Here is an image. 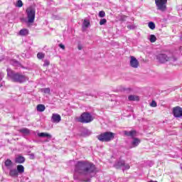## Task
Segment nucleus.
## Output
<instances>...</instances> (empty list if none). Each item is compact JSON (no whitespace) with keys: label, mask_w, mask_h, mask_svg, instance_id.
<instances>
[{"label":"nucleus","mask_w":182,"mask_h":182,"mask_svg":"<svg viewBox=\"0 0 182 182\" xmlns=\"http://www.w3.org/2000/svg\"><path fill=\"white\" fill-rule=\"evenodd\" d=\"M77 174L84 178L83 181L90 182L92 177L96 175V166L91 162L79 161L75 166V180L79 178Z\"/></svg>","instance_id":"f257e3e1"},{"label":"nucleus","mask_w":182,"mask_h":182,"mask_svg":"<svg viewBox=\"0 0 182 182\" xmlns=\"http://www.w3.org/2000/svg\"><path fill=\"white\" fill-rule=\"evenodd\" d=\"M7 76L10 78L11 82H14L15 83H23L24 82H26V76L19 73H16L10 68H7Z\"/></svg>","instance_id":"f03ea898"},{"label":"nucleus","mask_w":182,"mask_h":182,"mask_svg":"<svg viewBox=\"0 0 182 182\" xmlns=\"http://www.w3.org/2000/svg\"><path fill=\"white\" fill-rule=\"evenodd\" d=\"M97 139H98L100 141L107 143L109 141H111V140H113V139H114V133L110 132H103L98 135L97 136Z\"/></svg>","instance_id":"7ed1b4c3"},{"label":"nucleus","mask_w":182,"mask_h":182,"mask_svg":"<svg viewBox=\"0 0 182 182\" xmlns=\"http://www.w3.org/2000/svg\"><path fill=\"white\" fill-rule=\"evenodd\" d=\"M26 14L28 23H33V22H35V14H36V10L33 7H28L26 9Z\"/></svg>","instance_id":"20e7f679"},{"label":"nucleus","mask_w":182,"mask_h":182,"mask_svg":"<svg viewBox=\"0 0 182 182\" xmlns=\"http://www.w3.org/2000/svg\"><path fill=\"white\" fill-rule=\"evenodd\" d=\"M79 122L80 123H90L93 122V117L90 112H83L80 117Z\"/></svg>","instance_id":"39448f33"},{"label":"nucleus","mask_w":182,"mask_h":182,"mask_svg":"<svg viewBox=\"0 0 182 182\" xmlns=\"http://www.w3.org/2000/svg\"><path fill=\"white\" fill-rule=\"evenodd\" d=\"M156 9L165 12L167 9V0H155Z\"/></svg>","instance_id":"423d86ee"},{"label":"nucleus","mask_w":182,"mask_h":182,"mask_svg":"<svg viewBox=\"0 0 182 182\" xmlns=\"http://www.w3.org/2000/svg\"><path fill=\"white\" fill-rule=\"evenodd\" d=\"M157 60L161 63H166V62H168L170 60V58L167 56L166 54H159L156 56Z\"/></svg>","instance_id":"0eeeda50"},{"label":"nucleus","mask_w":182,"mask_h":182,"mask_svg":"<svg viewBox=\"0 0 182 182\" xmlns=\"http://www.w3.org/2000/svg\"><path fill=\"white\" fill-rule=\"evenodd\" d=\"M173 114L174 117H182V108L181 107H173Z\"/></svg>","instance_id":"6e6552de"},{"label":"nucleus","mask_w":182,"mask_h":182,"mask_svg":"<svg viewBox=\"0 0 182 182\" xmlns=\"http://www.w3.org/2000/svg\"><path fill=\"white\" fill-rule=\"evenodd\" d=\"M141 143V141L139 138L134 137L132 138V141H131V146H129V149H134L135 147H137Z\"/></svg>","instance_id":"1a4fd4ad"},{"label":"nucleus","mask_w":182,"mask_h":182,"mask_svg":"<svg viewBox=\"0 0 182 182\" xmlns=\"http://www.w3.org/2000/svg\"><path fill=\"white\" fill-rule=\"evenodd\" d=\"M130 66L134 69L139 68V60H137L134 56H131Z\"/></svg>","instance_id":"9d476101"},{"label":"nucleus","mask_w":182,"mask_h":182,"mask_svg":"<svg viewBox=\"0 0 182 182\" xmlns=\"http://www.w3.org/2000/svg\"><path fill=\"white\" fill-rule=\"evenodd\" d=\"M51 120L53 123H59L62 120V117L59 114H53Z\"/></svg>","instance_id":"9b49d317"},{"label":"nucleus","mask_w":182,"mask_h":182,"mask_svg":"<svg viewBox=\"0 0 182 182\" xmlns=\"http://www.w3.org/2000/svg\"><path fill=\"white\" fill-rule=\"evenodd\" d=\"M136 132L134 130L132 131H124V136H127L128 137H132V139L136 137Z\"/></svg>","instance_id":"f8f14e48"},{"label":"nucleus","mask_w":182,"mask_h":182,"mask_svg":"<svg viewBox=\"0 0 182 182\" xmlns=\"http://www.w3.org/2000/svg\"><path fill=\"white\" fill-rule=\"evenodd\" d=\"M15 163H16L17 164H22L25 163V157H23L21 155H18L15 158Z\"/></svg>","instance_id":"ddd939ff"},{"label":"nucleus","mask_w":182,"mask_h":182,"mask_svg":"<svg viewBox=\"0 0 182 182\" xmlns=\"http://www.w3.org/2000/svg\"><path fill=\"white\" fill-rule=\"evenodd\" d=\"M4 166L7 170H11V168H14V163L10 159H7L4 162Z\"/></svg>","instance_id":"4468645a"},{"label":"nucleus","mask_w":182,"mask_h":182,"mask_svg":"<svg viewBox=\"0 0 182 182\" xmlns=\"http://www.w3.org/2000/svg\"><path fill=\"white\" fill-rule=\"evenodd\" d=\"M9 176L10 177H18V176H19V174L18 173V171H16V168H11L9 169Z\"/></svg>","instance_id":"2eb2a0df"},{"label":"nucleus","mask_w":182,"mask_h":182,"mask_svg":"<svg viewBox=\"0 0 182 182\" xmlns=\"http://www.w3.org/2000/svg\"><path fill=\"white\" fill-rule=\"evenodd\" d=\"M19 133L21 134H24L25 136H28V134H31V130L28 128H23L18 130Z\"/></svg>","instance_id":"dca6fc26"},{"label":"nucleus","mask_w":182,"mask_h":182,"mask_svg":"<svg viewBox=\"0 0 182 182\" xmlns=\"http://www.w3.org/2000/svg\"><path fill=\"white\" fill-rule=\"evenodd\" d=\"M16 171L18 174H23L25 173V167L23 165H18Z\"/></svg>","instance_id":"f3484780"},{"label":"nucleus","mask_w":182,"mask_h":182,"mask_svg":"<svg viewBox=\"0 0 182 182\" xmlns=\"http://www.w3.org/2000/svg\"><path fill=\"white\" fill-rule=\"evenodd\" d=\"M38 137H47V139H49L50 140L52 139V135L45 132L38 133Z\"/></svg>","instance_id":"a211bd4d"},{"label":"nucleus","mask_w":182,"mask_h":182,"mask_svg":"<svg viewBox=\"0 0 182 182\" xmlns=\"http://www.w3.org/2000/svg\"><path fill=\"white\" fill-rule=\"evenodd\" d=\"M29 33V30H28L27 28H23L19 31V35L21 36H28Z\"/></svg>","instance_id":"6ab92c4d"},{"label":"nucleus","mask_w":182,"mask_h":182,"mask_svg":"<svg viewBox=\"0 0 182 182\" xmlns=\"http://www.w3.org/2000/svg\"><path fill=\"white\" fill-rule=\"evenodd\" d=\"M128 99L130 102H139V98L136 95H129Z\"/></svg>","instance_id":"aec40b11"},{"label":"nucleus","mask_w":182,"mask_h":182,"mask_svg":"<svg viewBox=\"0 0 182 182\" xmlns=\"http://www.w3.org/2000/svg\"><path fill=\"white\" fill-rule=\"evenodd\" d=\"M90 26V21L87 19H85L82 23V29H85V28H89Z\"/></svg>","instance_id":"412c9836"},{"label":"nucleus","mask_w":182,"mask_h":182,"mask_svg":"<svg viewBox=\"0 0 182 182\" xmlns=\"http://www.w3.org/2000/svg\"><path fill=\"white\" fill-rule=\"evenodd\" d=\"M124 166V161H119L115 164L116 168H120V167H123Z\"/></svg>","instance_id":"4be33fe9"},{"label":"nucleus","mask_w":182,"mask_h":182,"mask_svg":"<svg viewBox=\"0 0 182 182\" xmlns=\"http://www.w3.org/2000/svg\"><path fill=\"white\" fill-rule=\"evenodd\" d=\"M45 109H46V107L43 105H38L37 106V112H45Z\"/></svg>","instance_id":"5701e85b"},{"label":"nucleus","mask_w":182,"mask_h":182,"mask_svg":"<svg viewBox=\"0 0 182 182\" xmlns=\"http://www.w3.org/2000/svg\"><path fill=\"white\" fill-rule=\"evenodd\" d=\"M148 26L152 31L156 29V24L154 23V22L150 21L148 24Z\"/></svg>","instance_id":"b1692460"},{"label":"nucleus","mask_w":182,"mask_h":182,"mask_svg":"<svg viewBox=\"0 0 182 182\" xmlns=\"http://www.w3.org/2000/svg\"><path fill=\"white\" fill-rule=\"evenodd\" d=\"M37 58L39 60L45 59V53L39 52L37 53Z\"/></svg>","instance_id":"393cba45"},{"label":"nucleus","mask_w":182,"mask_h":182,"mask_svg":"<svg viewBox=\"0 0 182 182\" xmlns=\"http://www.w3.org/2000/svg\"><path fill=\"white\" fill-rule=\"evenodd\" d=\"M149 41L151 43H154V42L157 41V38L154 35H151L149 38Z\"/></svg>","instance_id":"a878e982"},{"label":"nucleus","mask_w":182,"mask_h":182,"mask_svg":"<svg viewBox=\"0 0 182 182\" xmlns=\"http://www.w3.org/2000/svg\"><path fill=\"white\" fill-rule=\"evenodd\" d=\"M16 6H17L18 8H22V6H23V3H22L21 0H18L17 1Z\"/></svg>","instance_id":"bb28decb"},{"label":"nucleus","mask_w":182,"mask_h":182,"mask_svg":"<svg viewBox=\"0 0 182 182\" xmlns=\"http://www.w3.org/2000/svg\"><path fill=\"white\" fill-rule=\"evenodd\" d=\"M122 170L124 171V170H129V168H130V165H129V164H126L124 163V165H123L122 166Z\"/></svg>","instance_id":"cd10ccee"},{"label":"nucleus","mask_w":182,"mask_h":182,"mask_svg":"<svg viewBox=\"0 0 182 182\" xmlns=\"http://www.w3.org/2000/svg\"><path fill=\"white\" fill-rule=\"evenodd\" d=\"M105 16H106V13H105V11H101L99 12V17L100 18H105Z\"/></svg>","instance_id":"c85d7f7f"},{"label":"nucleus","mask_w":182,"mask_h":182,"mask_svg":"<svg viewBox=\"0 0 182 182\" xmlns=\"http://www.w3.org/2000/svg\"><path fill=\"white\" fill-rule=\"evenodd\" d=\"M5 75L3 73H0V82H2ZM3 85L0 83V87H2Z\"/></svg>","instance_id":"c756f323"},{"label":"nucleus","mask_w":182,"mask_h":182,"mask_svg":"<svg viewBox=\"0 0 182 182\" xmlns=\"http://www.w3.org/2000/svg\"><path fill=\"white\" fill-rule=\"evenodd\" d=\"M150 107H157V102H156V101L153 100V101L150 103Z\"/></svg>","instance_id":"7c9ffc66"},{"label":"nucleus","mask_w":182,"mask_h":182,"mask_svg":"<svg viewBox=\"0 0 182 182\" xmlns=\"http://www.w3.org/2000/svg\"><path fill=\"white\" fill-rule=\"evenodd\" d=\"M107 22L106 18H102L100 21V25H105Z\"/></svg>","instance_id":"2f4dec72"},{"label":"nucleus","mask_w":182,"mask_h":182,"mask_svg":"<svg viewBox=\"0 0 182 182\" xmlns=\"http://www.w3.org/2000/svg\"><path fill=\"white\" fill-rule=\"evenodd\" d=\"M49 65H50V62H49V60H45L43 66L46 67L49 66Z\"/></svg>","instance_id":"473e14b6"},{"label":"nucleus","mask_w":182,"mask_h":182,"mask_svg":"<svg viewBox=\"0 0 182 182\" xmlns=\"http://www.w3.org/2000/svg\"><path fill=\"white\" fill-rule=\"evenodd\" d=\"M43 92L45 93H50V88H43Z\"/></svg>","instance_id":"72a5a7b5"},{"label":"nucleus","mask_w":182,"mask_h":182,"mask_svg":"<svg viewBox=\"0 0 182 182\" xmlns=\"http://www.w3.org/2000/svg\"><path fill=\"white\" fill-rule=\"evenodd\" d=\"M31 160H34L35 159V154H28Z\"/></svg>","instance_id":"f704fd0d"},{"label":"nucleus","mask_w":182,"mask_h":182,"mask_svg":"<svg viewBox=\"0 0 182 182\" xmlns=\"http://www.w3.org/2000/svg\"><path fill=\"white\" fill-rule=\"evenodd\" d=\"M127 28H128V29H134L136 28V26H134V25H128Z\"/></svg>","instance_id":"c9c22d12"},{"label":"nucleus","mask_w":182,"mask_h":182,"mask_svg":"<svg viewBox=\"0 0 182 182\" xmlns=\"http://www.w3.org/2000/svg\"><path fill=\"white\" fill-rule=\"evenodd\" d=\"M77 48L79 50H82V49H83V46H82V44H79Z\"/></svg>","instance_id":"e433bc0d"},{"label":"nucleus","mask_w":182,"mask_h":182,"mask_svg":"<svg viewBox=\"0 0 182 182\" xmlns=\"http://www.w3.org/2000/svg\"><path fill=\"white\" fill-rule=\"evenodd\" d=\"M59 47L61 48V49H63V50H65V45H63V44H59Z\"/></svg>","instance_id":"4c0bfd02"},{"label":"nucleus","mask_w":182,"mask_h":182,"mask_svg":"<svg viewBox=\"0 0 182 182\" xmlns=\"http://www.w3.org/2000/svg\"><path fill=\"white\" fill-rule=\"evenodd\" d=\"M53 19H59V17L56 15L53 16Z\"/></svg>","instance_id":"58836bf2"},{"label":"nucleus","mask_w":182,"mask_h":182,"mask_svg":"<svg viewBox=\"0 0 182 182\" xmlns=\"http://www.w3.org/2000/svg\"><path fill=\"white\" fill-rule=\"evenodd\" d=\"M148 182H157V181H148Z\"/></svg>","instance_id":"ea45409f"},{"label":"nucleus","mask_w":182,"mask_h":182,"mask_svg":"<svg viewBox=\"0 0 182 182\" xmlns=\"http://www.w3.org/2000/svg\"><path fill=\"white\" fill-rule=\"evenodd\" d=\"M46 141H49V140L47 139Z\"/></svg>","instance_id":"a19ab883"}]
</instances>
